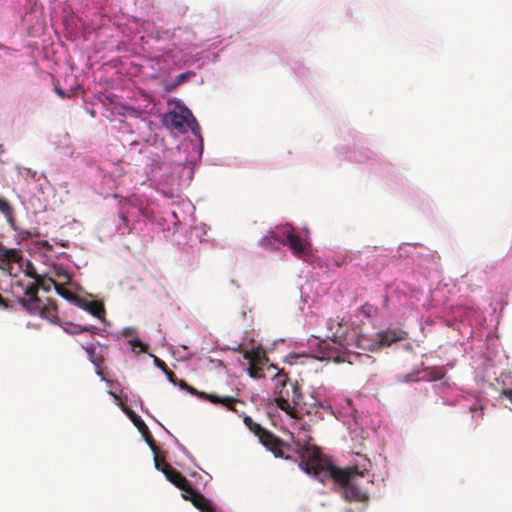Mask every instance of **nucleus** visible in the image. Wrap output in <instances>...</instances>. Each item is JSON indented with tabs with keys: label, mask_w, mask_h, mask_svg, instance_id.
Wrapping results in <instances>:
<instances>
[{
	"label": "nucleus",
	"mask_w": 512,
	"mask_h": 512,
	"mask_svg": "<svg viewBox=\"0 0 512 512\" xmlns=\"http://www.w3.org/2000/svg\"><path fill=\"white\" fill-rule=\"evenodd\" d=\"M298 453L301 458V469L307 474H313L321 482L332 479L343 488V496L349 502H365L367 493L358 485V479L363 478L367 469L357 466L345 469L334 466L324 458L316 447L310 445L299 446Z\"/></svg>",
	"instance_id": "f257e3e1"
},
{
	"label": "nucleus",
	"mask_w": 512,
	"mask_h": 512,
	"mask_svg": "<svg viewBox=\"0 0 512 512\" xmlns=\"http://www.w3.org/2000/svg\"><path fill=\"white\" fill-rule=\"evenodd\" d=\"M270 239L281 244H288L292 253L301 260H307L311 255V244L302 240L297 234L294 233L290 225L278 227L269 233V236L261 240L262 245H270Z\"/></svg>",
	"instance_id": "f03ea898"
},
{
	"label": "nucleus",
	"mask_w": 512,
	"mask_h": 512,
	"mask_svg": "<svg viewBox=\"0 0 512 512\" xmlns=\"http://www.w3.org/2000/svg\"><path fill=\"white\" fill-rule=\"evenodd\" d=\"M245 425L251 430L259 439L261 444L271 451L277 458L288 459L284 456V449L290 450V445L284 443L280 438L275 436L272 432L264 429L260 424L254 422L251 417H244Z\"/></svg>",
	"instance_id": "7ed1b4c3"
},
{
	"label": "nucleus",
	"mask_w": 512,
	"mask_h": 512,
	"mask_svg": "<svg viewBox=\"0 0 512 512\" xmlns=\"http://www.w3.org/2000/svg\"><path fill=\"white\" fill-rule=\"evenodd\" d=\"M167 118L171 127L182 133L188 129L194 131L193 126L198 125L191 111L185 107H176L168 113Z\"/></svg>",
	"instance_id": "20e7f679"
},
{
	"label": "nucleus",
	"mask_w": 512,
	"mask_h": 512,
	"mask_svg": "<svg viewBox=\"0 0 512 512\" xmlns=\"http://www.w3.org/2000/svg\"><path fill=\"white\" fill-rule=\"evenodd\" d=\"M180 386H181V388L186 389L188 392H190L193 395L198 396L201 399L207 400V401L211 402L212 404H216V405L220 404L222 406H225L228 410H231L234 412H237V409H236L237 403L243 404V402L240 399L234 398L231 396H222L221 397V396H218V395H215L212 393L199 392L194 387L189 386L183 380L180 381Z\"/></svg>",
	"instance_id": "39448f33"
},
{
	"label": "nucleus",
	"mask_w": 512,
	"mask_h": 512,
	"mask_svg": "<svg viewBox=\"0 0 512 512\" xmlns=\"http://www.w3.org/2000/svg\"><path fill=\"white\" fill-rule=\"evenodd\" d=\"M49 291V287H44V282H35L28 286L25 290V298L19 299L21 305L29 312L35 313L39 308L40 299L38 297L39 289Z\"/></svg>",
	"instance_id": "423d86ee"
},
{
	"label": "nucleus",
	"mask_w": 512,
	"mask_h": 512,
	"mask_svg": "<svg viewBox=\"0 0 512 512\" xmlns=\"http://www.w3.org/2000/svg\"><path fill=\"white\" fill-rule=\"evenodd\" d=\"M124 411L129 416L133 424L137 427L139 432L144 437L146 443L149 445L150 449L156 453L157 445L155 443V440L153 436L151 435L147 425L144 423V421L138 416L134 411H132L129 408H125Z\"/></svg>",
	"instance_id": "0eeeda50"
},
{
	"label": "nucleus",
	"mask_w": 512,
	"mask_h": 512,
	"mask_svg": "<svg viewBox=\"0 0 512 512\" xmlns=\"http://www.w3.org/2000/svg\"><path fill=\"white\" fill-rule=\"evenodd\" d=\"M340 337L337 333L333 334V338L330 342L323 341L320 345L321 350L325 354L327 358H334L336 361H340V357L338 352L340 351V347L342 346L340 342L336 339Z\"/></svg>",
	"instance_id": "6e6552de"
},
{
	"label": "nucleus",
	"mask_w": 512,
	"mask_h": 512,
	"mask_svg": "<svg viewBox=\"0 0 512 512\" xmlns=\"http://www.w3.org/2000/svg\"><path fill=\"white\" fill-rule=\"evenodd\" d=\"M406 332L404 331H387L382 332L377 335L378 341L376 344L380 346H390L392 343L396 341H400L406 338Z\"/></svg>",
	"instance_id": "1a4fd4ad"
},
{
	"label": "nucleus",
	"mask_w": 512,
	"mask_h": 512,
	"mask_svg": "<svg viewBox=\"0 0 512 512\" xmlns=\"http://www.w3.org/2000/svg\"><path fill=\"white\" fill-rule=\"evenodd\" d=\"M83 349L86 351L88 357H89V360L94 364V366L96 367V373L97 375H99L101 377L102 380H105V376H104V373H103V369H102V364H103V357L101 355H98L96 353V347L94 344H88L86 346H82Z\"/></svg>",
	"instance_id": "9d476101"
},
{
	"label": "nucleus",
	"mask_w": 512,
	"mask_h": 512,
	"mask_svg": "<svg viewBox=\"0 0 512 512\" xmlns=\"http://www.w3.org/2000/svg\"><path fill=\"white\" fill-rule=\"evenodd\" d=\"M39 313L40 316L53 324L59 323V317L57 313V305L55 302L49 301L46 305L40 306L36 309L35 313Z\"/></svg>",
	"instance_id": "9b49d317"
},
{
	"label": "nucleus",
	"mask_w": 512,
	"mask_h": 512,
	"mask_svg": "<svg viewBox=\"0 0 512 512\" xmlns=\"http://www.w3.org/2000/svg\"><path fill=\"white\" fill-rule=\"evenodd\" d=\"M49 281L53 284V287L58 295L76 305L81 303V298L66 288L67 284L57 283L56 279L49 277Z\"/></svg>",
	"instance_id": "f8f14e48"
},
{
	"label": "nucleus",
	"mask_w": 512,
	"mask_h": 512,
	"mask_svg": "<svg viewBox=\"0 0 512 512\" xmlns=\"http://www.w3.org/2000/svg\"><path fill=\"white\" fill-rule=\"evenodd\" d=\"M78 306L82 307L83 309L88 311L91 315L98 318L99 320L104 321L105 308L101 302H98V301L84 302L81 299V303L78 304Z\"/></svg>",
	"instance_id": "ddd939ff"
},
{
	"label": "nucleus",
	"mask_w": 512,
	"mask_h": 512,
	"mask_svg": "<svg viewBox=\"0 0 512 512\" xmlns=\"http://www.w3.org/2000/svg\"><path fill=\"white\" fill-rule=\"evenodd\" d=\"M191 503L201 512H216L213 503L199 492L191 499Z\"/></svg>",
	"instance_id": "4468645a"
},
{
	"label": "nucleus",
	"mask_w": 512,
	"mask_h": 512,
	"mask_svg": "<svg viewBox=\"0 0 512 512\" xmlns=\"http://www.w3.org/2000/svg\"><path fill=\"white\" fill-rule=\"evenodd\" d=\"M0 212L5 216L10 227L13 230H16L14 209L11 204L3 197H0Z\"/></svg>",
	"instance_id": "2eb2a0df"
},
{
	"label": "nucleus",
	"mask_w": 512,
	"mask_h": 512,
	"mask_svg": "<svg viewBox=\"0 0 512 512\" xmlns=\"http://www.w3.org/2000/svg\"><path fill=\"white\" fill-rule=\"evenodd\" d=\"M301 429L303 430L304 434L303 436H301V434L299 433L298 434V440L294 442V445H295V452L297 454L298 453V448L299 446H303V445H310V446H314L315 445H312L310 442L312 440V437L310 435L307 434V432H310V425L309 424H302L301 425ZM316 448L319 450V448L316 446ZM298 457H300V455H298ZM300 462H299V466L301 467V458H299Z\"/></svg>",
	"instance_id": "dca6fc26"
},
{
	"label": "nucleus",
	"mask_w": 512,
	"mask_h": 512,
	"mask_svg": "<svg viewBox=\"0 0 512 512\" xmlns=\"http://www.w3.org/2000/svg\"><path fill=\"white\" fill-rule=\"evenodd\" d=\"M22 259V256L20 254V251L16 249H7L3 248L1 254H0V261L3 263L10 265L13 263H17Z\"/></svg>",
	"instance_id": "f3484780"
},
{
	"label": "nucleus",
	"mask_w": 512,
	"mask_h": 512,
	"mask_svg": "<svg viewBox=\"0 0 512 512\" xmlns=\"http://www.w3.org/2000/svg\"><path fill=\"white\" fill-rule=\"evenodd\" d=\"M164 475L166 479L175 485L177 488H183L186 482L188 481L186 477H184L179 471L172 468L168 472L164 471Z\"/></svg>",
	"instance_id": "a211bd4d"
},
{
	"label": "nucleus",
	"mask_w": 512,
	"mask_h": 512,
	"mask_svg": "<svg viewBox=\"0 0 512 512\" xmlns=\"http://www.w3.org/2000/svg\"><path fill=\"white\" fill-rule=\"evenodd\" d=\"M275 403L279 409L286 412L292 418H296V419L299 418V414L296 411L295 407H292L287 399H285L283 397H277L275 399Z\"/></svg>",
	"instance_id": "6ab92c4d"
},
{
	"label": "nucleus",
	"mask_w": 512,
	"mask_h": 512,
	"mask_svg": "<svg viewBox=\"0 0 512 512\" xmlns=\"http://www.w3.org/2000/svg\"><path fill=\"white\" fill-rule=\"evenodd\" d=\"M244 358L249 361V364L260 366L267 361L265 354L259 351H247L244 354Z\"/></svg>",
	"instance_id": "aec40b11"
},
{
	"label": "nucleus",
	"mask_w": 512,
	"mask_h": 512,
	"mask_svg": "<svg viewBox=\"0 0 512 512\" xmlns=\"http://www.w3.org/2000/svg\"><path fill=\"white\" fill-rule=\"evenodd\" d=\"M55 277L58 278L57 283L69 284L71 282L70 273L62 266H54Z\"/></svg>",
	"instance_id": "412c9836"
},
{
	"label": "nucleus",
	"mask_w": 512,
	"mask_h": 512,
	"mask_svg": "<svg viewBox=\"0 0 512 512\" xmlns=\"http://www.w3.org/2000/svg\"><path fill=\"white\" fill-rule=\"evenodd\" d=\"M292 402H293L294 406L300 407L302 409H304L306 407V403L304 401V395L300 391V387L297 384H295L293 386Z\"/></svg>",
	"instance_id": "4be33fe9"
},
{
	"label": "nucleus",
	"mask_w": 512,
	"mask_h": 512,
	"mask_svg": "<svg viewBox=\"0 0 512 512\" xmlns=\"http://www.w3.org/2000/svg\"><path fill=\"white\" fill-rule=\"evenodd\" d=\"M424 372H425V375L421 376L422 380L435 381V380H439L443 377V371L438 368H433L430 371H424Z\"/></svg>",
	"instance_id": "5701e85b"
},
{
	"label": "nucleus",
	"mask_w": 512,
	"mask_h": 512,
	"mask_svg": "<svg viewBox=\"0 0 512 512\" xmlns=\"http://www.w3.org/2000/svg\"><path fill=\"white\" fill-rule=\"evenodd\" d=\"M155 454V457H154V462H155V467L160 470L163 474H164V471L168 472L169 470H171L173 467L167 463L164 459H161L159 456H158V449L156 450V453Z\"/></svg>",
	"instance_id": "b1692460"
},
{
	"label": "nucleus",
	"mask_w": 512,
	"mask_h": 512,
	"mask_svg": "<svg viewBox=\"0 0 512 512\" xmlns=\"http://www.w3.org/2000/svg\"><path fill=\"white\" fill-rule=\"evenodd\" d=\"M129 215H130V206H123L121 211L119 212V218L124 224V227L127 229L128 233L131 232V228L129 226Z\"/></svg>",
	"instance_id": "393cba45"
},
{
	"label": "nucleus",
	"mask_w": 512,
	"mask_h": 512,
	"mask_svg": "<svg viewBox=\"0 0 512 512\" xmlns=\"http://www.w3.org/2000/svg\"><path fill=\"white\" fill-rule=\"evenodd\" d=\"M180 490H182V497L190 502L194 495H196L198 492L192 488L188 481L186 482L183 488H180Z\"/></svg>",
	"instance_id": "a878e982"
},
{
	"label": "nucleus",
	"mask_w": 512,
	"mask_h": 512,
	"mask_svg": "<svg viewBox=\"0 0 512 512\" xmlns=\"http://www.w3.org/2000/svg\"><path fill=\"white\" fill-rule=\"evenodd\" d=\"M25 273L30 278H33L35 282H44V277L39 275L31 264L27 265Z\"/></svg>",
	"instance_id": "bb28decb"
},
{
	"label": "nucleus",
	"mask_w": 512,
	"mask_h": 512,
	"mask_svg": "<svg viewBox=\"0 0 512 512\" xmlns=\"http://www.w3.org/2000/svg\"><path fill=\"white\" fill-rule=\"evenodd\" d=\"M248 373L253 378H261L264 376L263 370L260 366L250 364L248 368Z\"/></svg>",
	"instance_id": "cd10ccee"
},
{
	"label": "nucleus",
	"mask_w": 512,
	"mask_h": 512,
	"mask_svg": "<svg viewBox=\"0 0 512 512\" xmlns=\"http://www.w3.org/2000/svg\"><path fill=\"white\" fill-rule=\"evenodd\" d=\"M419 372H411L404 376V378L401 380L402 382H414L418 380H422L421 377L418 376Z\"/></svg>",
	"instance_id": "c85d7f7f"
},
{
	"label": "nucleus",
	"mask_w": 512,
	"mask_h": 512,
	"mask_svg": "<svg viewBox=\"0 0 512 512\" xmlns=\"http://www.w3.org/2000/svg\"><path fill=\"white\" fill-rule=\"evenodd\" d=\"M275 379L277 381V385H279L281 388L285 387L286 386V383L288 381V376L285 374V373H281L279 372L276 376H275Z\"/></svg>",
	"instance_id": "c756f323"
},
{
	"label": "nucleus",
	"mask_w": 512,
	"mask_h": 512,
	"mask_svg": "<svg viewBox=\"0 0 512 512\" xmlns=\"http://www.w3.org/2000/svg\"><path fill=\"white\" fill-rule=\"evenodd\" d=\"M131 345L134 349L139 348L141 352H146L148 348V346L139 339L132 340Z\"/></svg>",
	"instance_id": "7c9ffc66"
},
{
	"label": "nucleus",
	"mask_w": 512,
	"mask_h": 512,
	"mask_svg": "<svg viewBox=\"0 0 512 512\" xmlns=\"http://www.w3.org/2000/svg\"><path fill=\"white\" fill-rule=\"evenodd\" d=\"M189 77V74L188 73H182V74H179L176 79H175V83H174V86H177V85H180L181 83H183L184 81H186Z\"/></svg>",
	"instance_id": "2f4dec72"
},
{
	"label": "nucleus",
	"mask_w": 512,
	"mask_h": 512,
	"mask_svg": "<svg viewBox=\"0 0 512 512\" xmlns=\"http://www.w3.org/2000/svg\"><path fill=\"white\" fill-rule=\"evenodd\" d=\"M164 373L166 374V376H167V378H168V380H169L170 382H172V383H174V384L176 383V375H175V373H174V372H172V371H171V370H169V369H166V370L164 371Z\"/></svg>",
	"instance_id": "473e14b6"
},
{
	"label": "nucleus",
	"mask_w": 512,
	"mask_h": 512,
	"mask_svg": "<svg viewBox=\"0 0 512 512\" xmlns=\"http://www.w3.org/2000/svg\"><path fill=\"white\" fill-rule=\"evenodd\" d=\"M155 363L156 365L161 368L163 371H165L167 368V365L164 361L160 360L159 358L155 357Z\"/></svg>",
	"instance_id": "72a5a7b5"
},
{
	"label": "nucleus",
	"mask_w": 512,
	"mask_h": 512,
	"mask_svg": "<svg viewBox=\"0 0 512 512\" xmlns=\"http://www.w3.org/2000/svg\"><path fill=\"white\" fill-rule=\"evenodd\" d=\"M55 92L58 94V96L62 99L66 98V93L63 89H61L60 87H55Z\"/></svg>",
	"instance_id": "f704fd0d"
},
{
	"label": "nucleus",
	"mask_w": 512,
	"mask_h": 512,
	"mask_svg": "<svg viewBox=\"0 0 512 512\" xmlns=\"http://www.w3.org/2000/svg\"><path fill=\"white\" fill-rule=\"evenodd\" d=\"M39 244L42 248H45L46 250L52 249V245L46 240H42Z\"/></svg>",
	"instance_id": "c9c22d12"
},
{
	"label": "nucleus",
	"mask_w": 512,
	"mask_h": 512,
	"mask_svg": "<svg viewBox=\"0 0 512 512\" xmlns=\"http://www.w3.org/2000/svg\"><path fill=\"white\" fill-rule=\"evenodd\" d=\"M51 285L53 286V284L49 281V278H47V279L44 278V287H49V289H50Z\"/></svg>",
	"instance_id": "e433bc0d"
},
{
	"label": "nucleus",
	"mask_w": 512,
	"mask_h": 512,
	"mask_svg": "<svg viewBox=\"0 0 512 512\" xmlns=\"http://www.w3.org/2000/svg\"><path fill=\"white\" fill-rule=\"evenodd\" d=\"M90 331H92V327L85 326V327L80 328V332H90Z\"/></svg>",
	"instance_id": "4c0bfd02"
},
{
	"label": "nucleus",
	"mask_w": 512,
	"mask_h": 512,
	"mask_svg": "<svg viewBox=\"0 0 512 512\" xmlns=\"http://www.w3.org/2000/svg\"><path fill=\"white\" fill-rule=\"evenodd\" d=\"M27 234V237H31V233L30 232H26Z\"/></svg>",
	"instance_id": "58836bf2"
}]
</instances>
